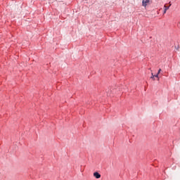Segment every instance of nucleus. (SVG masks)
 I'll use <instances>...</instances> for the list:
<instances>
[{
    "mask_svg": "<svg viewBox=\"0 0 180 180\" xmlns=\"http://www.w3.org/2000/svg\"><path fill=\"white\" fill-rule=\"evenodd\" d=\"M150 4V0H143L142 1V5L146 7L147 5Z\"/></svg>",
    "mask_w": 180,
    "mask_h": 180,
    "instance_id": "nucleus-1",
    "label": "nucleus"
},
{
    "mask_svg": "<svg viewBox=\"0 0 180 180\" xmlns=\"http://www.w3.org/2000/svg\"><path fill=\"white\" fill-rule=\"evenodd\" d=\"M94 176H95L96 179H99V178H101V174H99L98 172H96L94 173Z\"/></svg>",
    "mask_w": 180,
    "mask_h": 180,
    "instance_id": "nucleus-2",
    "label": "nucleus"
},
{
    "mask_svg": "<svg viewBox=\"0 0 180 180\" xmlns=\"http://www.w3.org/2000/svg\"><path fill=\"white\" fill-rule=\"evenodd\" d=\"M164 8H165V10H164L163 14L165 15V13H167V11L169 9V6H167V5H165Z\"/></svg>",
    "mask_w": 180,
    "mask_h": 180,
    "instance_id": "nucleus-3",
    "label": "nucleus"
},
{
    "mask_svg": "<svg viewBox=\"0 0 180 180\" xmlns=\"http://www.w3.org/2000/svg\"><path fill=\"white\" fill-rule=\"evenodd\" d=\"M160 72H161V69H159V70H158L157 75H155V78H158V80L160 79V78L158 77V75H160Z\"/></svg>",
    "mask_w": 180,
    "mask_h": 180,
    "instance_id": "nucleus-4",
    "label": "nucleus"
},
{
    "mask_svg": "<svg viewBox=\"0 0 180 180\" xmlns=\"http://www.w3.org/2000/svg\"><path fill=\"white\" fill-rule=\"evenodd\" d=\"M151 77H150V78H151V79H153V81H155V75H154V73H151Z\"/></svg>",
    "mask_w": 180,
    "mask_h": 180,
    "instance_id": "nucleus-5",
    "label": "nucleus"
},
{
    "mask_svg": "<svg viewBox=\"0 0 180 180\" xmlns=\"http://www.w3.org/2000/svg\"><path fill=\"white\" fill-rule=\"evenodd\" d=\"M169 6H171V2H169Z\"/></svg>",
    "mask_w": 180,
    "mask_h": 180,
    "instance_id": "nucleus-6",
    "label": "nucleus"
}]
</instances>
